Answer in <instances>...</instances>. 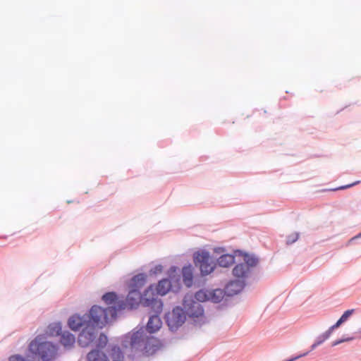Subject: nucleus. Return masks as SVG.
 I'll use <instances>...</instances> for the list:
<instances>
[{"instance_id":"nucleus-26","label":"nucleus","mask_w":361,"mask_h":361,"mask_svg":"<svg viewBox=\"0 0 361 361\" xmlns=\"http://www.w3.org/2000/svg\"><path fill=\"white\" fill-rule=\"evenodd\" d=\"M354 312V310H348L347 311H345L343 315L341 317V319L345 322L351 315Z\"/></svg>"},{"instance_id":"nucleus-14","label":"nucleus","mask_w":361,"mask_h":361,"mask_svg":"<svg viewBox=\"0 0 361 361\" xmlns=\"http://www.w3.org/2000/svg\"><path fill=\"white\" fill-rule=\"evenodd\" d=\"M161 321L159 316L153 315L150 317L147 324V330L150 333H154L158 331L161 326Z\"/></svg>"},{"instance_id":"nucleus-22","label":"nucleus","mask_w":361,"mask_h":361,"mask_svg":"<svg viewBox=\"0 0 361 361\" xmlns=\"http://www.w3.org/2000/svg\"><path fill=\"white\" fill-rule=\"evenodd\" d=\"M342 323H343V322L341 319H339L335 324H334L326 331L324 333V338H329L331 336V334L333 333L334 330L339 327Z\"/></svg>"},{"instance_id":"nucleus-3","label":"nucleus","mask_w":361,"mask_h":361,"mask_svg":"<svg viewBox=\"0 0 361 361\" xmlns=\"http://www.w3.org/2000/svg\"><path fill=\"white\" fill-rule=\"evenodd\" d=\"M126 338H129V341H126V342L130 343L132 348H140L147 355H153L162 345L160 341L154 336H145L142 329L132 333L127 336Z\"/></svg>"},{"instance_id":"nucleus-27","label":"nucleus","mask_w":361,"mask_h":361,"mask_svg":"<svg viewBox=\"0 0 361 361\" xmlns=\"http://www.w3.org/2000/svg\"><path fill=\"white\" fill-rule=\"evenodd\" d=\"M298 238V233H294L291 235H289L287 239L288 243H293L295 242Z\"/></svg>"},{"instance_id":"nucleus-7","label":"nucleus","mask_w":361,"mask_h":361,"mask_svg":"<svg viewBox=\"0 0 361 361\" xmlns=\"http://www.w3.org/2000/svg\"><path fill=\"white\" fill-rule=\"evenodd\" d=\"M110 357L112 361H123L124 360L123 353L118 346H114L111 348ZM87 361H109V359L104 352L94 349L87 355Z\"/></svg>"},{"instance_id":"nucleus-15","label":"nucleus","mask_w":361,"mask_h":361,"mask_svg":"<svg viewBox=\"0 0 361 361\" xmlns=\"http://www.w3.org/2000/svg\"><path fill=\"white\" fill-rule=\"evenodd\" d=\"M60 341L65 348H71L75 343V338L72 334L66 331L61 334Z\"/></svg>"},{"instance_id":"nucleus-13","label":"nucleus","mask_w":361,"mask_h":361,"mask_svg":"<svg viewBox=\"0 0 361 361\" xmlns=\"http://www.w3.org/2000/svg\"><path fill=\"white\" fill-rule=\"evenodd\" d=\"M250 269L247 265L240 263L237 264L233 269V275L240 280H244L248 275Z\"/></svg>"},{"instance_id":"nucleus-29","label":"nucleus","mask_w":361,"mask_h":361,"mask_svg":"<svg viewBox=\"0 0 361 361\" xmlns=\"http://www.w3.org/2000/svg\"><path fill=\"white\" fill-rule=\"evenodd\" d=\"M345 340H339V341H334L333 343H332V346H335V345H337L340 343H341L342 342L345 341Z\"/></svg>"},{"instance_id":"nucleus-11","label":"nucleus","mask_w":361,"mask_h":361,"mask_svg":"<svg viewBox=\"0 0 361 361\" xmlns=\"http://www.w3.org/2000/svg\"><path fill=\"white\" fill-rule=\"evenodd\" d=\"M95 331L92 327L83 329L78 336V343L81 347H87L95 338Z\"/></svg>"},{"instance_id":"nucleus-1","label":"nucleus","mask_w":361,"mask_h":361,"mask_svg":"<svg viewBox=\"0 0 361 361\" xmlns=\"http://www.w3.org/2000/svg\"><path fill=\"white\" fill-rule=\"evenodd\" d=\"M204 314L202 305L195 302L191 295H187L183 300V308L176 307L172 312L166 315V322L171 329H176L181 326L185 320V315L190 317L198 318Z\"/></svg>"},{"instance_id":"nucleus-17","label":"nucleus","mask_w":361,"mask_h":361,"mask_svg":"<svg viewBox=\"0 0 361 361\" xmlns=\"http://www.w3.org/2000/svg\"><path fill=\"white\" fill-rule=\"evenodd\" d=\"M219 266L222 267H228L232 265L234 262V256L232 255H223L217 260Z\"/></svg>"},{"instance_id":"nucleus-16","label":"nucleus","mask_w":361,"mask_h":361,"mask_svg":"<svg viewBox=\"0 0 361 361\" xmlns=\"http://www.w3.org/2000/svg\"><path fill=\"white\" fill-rule=\"evenodd\" d=\"M184 283L188 286H191L192 283V270L190 266L184 267L182 270Z\"/></svg>"},{"instance_id":"nucleus-19","label":"nucleus","mask_w":361,"mask_h":361,"mask_svg":"<svg viewBox=\"0 0 361 361\" xmlns=\"http://www.w3.org/2000/svg\"><path fill=\"white\" fill-rule=\"evenodd\" d=\"M243 260L245 262V264L247 265V267L250 269V267H255L258 263V259L254 256L249 255L247 254H244L243 255Z\"/></svg>"},{"instance_id":"nucleus-12","label":"nucleus","mask_w":361,"mask_h":361,"mask_svg":"<svg viewBox=\"0 0 361 361\" xmlns=\"http://www.w3.org/2000/svg\"><path fill=\"white\" fill-rule=\"evenodd\" d=\"M245 286L244 280L237 279L228 283L226 286V293L228 295H233L240 293Z\"/></svg>"},{"instance_id":"nucleus-6","label":"nucleus","mask_w":361,"mask_h":361,"mask_svg":"<svg viewBox=\"0 0 361 361\" xmlns=\"http://www.w3.org/2000/svg\"><path fill=\"white\" fill-rule=\"evenodd\" d=\"M30 351L35 355H39L42 360L49 361L54 357L56 348L51 343L45 341L42 336H37L29 345Z\"/></svg>"},{"instance_id":"nucleus-8","label":"nucleus","mask_w":361,"mask_h":361,"mask_svg":"<svg viewBox=\"0 0 361 361\" xmlns=\"http://www.w3.org/2000/svg\"><path fill=\"white\" fill-rule=\"evenodd\" d=\"M226 290L217 288L214 290L202 289L197 291L195 298L198 302L211 301L214 303L221 302L224 298Z\"/></svg>"},{"instance_id":"nucleus-4","label":"nucleus","mask_w":361,"mask_h":361,"mask_svg":"<svg viewBox=\"0 0 361 361\" xmlns=\"http://www.w3.org/2000/svg\"><path fill=\"white\" fill-rule=\"evenodd\" d=\"M171 282L168 279L161 280L156 286V291L153 286H150L144 293V305L151 307L157 313L160 312L162 309V303L158 299V295H166L171 289Z\"/></svg>"},{"instance_id":"nucleus-25","label":"nucleus","mask_w":361,"mask_h":361,"mask_svg":"<svg viewBox=\"0 0 361 361\" xmlns=\"http://www.w3.org/2000/svg\"><path fill=\"white\" fill-rule=\"evenodd\" d=\"M108 339L104 334H101L99 338L98 345L101 348H104L107 343Z\"/></svg>"},{"instance_id":"nucleus-5","label":"nucleus","mask_w":361,"mask_h":361,"mask_svg":"<svg viewBox=\"0 0 361 361\" xmlns=\"http://www.w3.org/2000/svg\"><path fill=\"white\" fill-rule=\"evenodd\" d=\"M116 310L115 307H109L107 308H102L97 305H94L90 310L89 314L86 317L89 318L88 322H90V327L94 329L95 326L102 328L109 322V316L115 317Z\"/></svg>"},{"instance_id":"nucleus-28","label":"nucleus","mask_w":361,"mask_h":361,"mask_svg":"<svg viewBox=\"0 0 361 361\" xmlns=\"http://www.w3.org/2000/svg\"><path fill=\"white\" fill-rule=\"evenodd\" d=\"M360 183L359 180L353 183H351V184H349V185H343V186H341L338 188V190H344V189H346V188H350L355 185H357Z\"/></svg>"},{"instance_id":"nucleus-2","label":"nucleus","mask_w":361,"mask_h":361,"mask_svg":"<svg viewBox=\"0 0 361 361\" xmlns=\"http://www.w3.org/2000/svg\"><path fill=\"white\" fill-rule=\"evenodd\" d=\"M145 283V276L143 274H138L135 276L130 281V290L125 300H118L116 310H121L126 309L136 308L140 302H143L144 295L142 296L140 292L141 288Z\"/></svg>"},{"instance_id":"nucleus-9","label":"nucleus","mask_w":361,"mask_h":361,"mask_svg":"<svg viewBox=\"0 0 361 361\" xmlns=\"http://www.w3.org/2000/svg\"><path fill=\"white\" fill-rule=\"evenodd\" d=\"M194 262L196 266L200 267L201 273L203 275L210 274L214 269V263L207 252L202 251L195 253Z\"/></svg>"},{"instance_id":"nucleus-10","label":"nucleus","mask_w":361,"mask_h":361,"mask_svg":"<svg viewBox=\"0 0 361 361\" xmlns=\"http://www.w3.org/2000/svg\"><path fill=\"white\" fill-rule=\"evenodd\" d=\"M85 316L86 315L80 317L77 314L71 316L68 322L70 329L73 331H78L82 327H83V329L90 327V322L87 320Z\"/></svg>"},{"instance_id":"nucleus-23","label":"nucleus","mask_w":361,"mask_h":361,"mask_svg":"<svg viewBox=\"0 0 361 361\" xmlns=\"http://www.w3.org/2000/svg\"><path fill=\"white\" fill-rule=\"evenodd\" d=\"M49 333L51 335H59L61 331V327L59 324H54L49 326Z\"/></svg>"},{"instance_id":"nucleus-20","label":"nucleus","mask_w":361,"mask_h":361,"mask_svg":"<svg viewBox=\"0 0 361 361\" xmlns=\"http://www.w3.org/2000/svg\"><path fill=\"white\" fill-rule=\"evenodd\" d=\"M342 323H343V322L341 319H339L335 324H334L326 331L324 333V338H329L331 336V334L333 333L334 330L339 327Z\"/></svg>"},{"instance_id":"nucleus-24","label":"nucleus","mask_w":361,"mask_h":361,"mask_svg":"<svg viewBox=\"0 0 361 361\" xmlns=\"http://www.w3.org/2000/svg\"><path fill=\"white\" fill-rule=\"evenodd\" d=\"M328 338H324V334H322L319 338L318 340L311 346V350H314L316 347L321 345L323 342H324Z\"/></svg>"},{"instance_id":"nucleus-30","label":"nucleus","mask_w":361,"mask_h":361,"mask_svg":"<svg viewBox=\"0 0 361 361\" xmlns=\"http://www.w3.org/2000/svg\"><path fill=\"white\" fill-rule=\"evenodd\" d=\"M360 237H361V233H359L357 235L355 236L354 238H351V239H350V241L353 240H354V239H355V238H360Z\"/></svg>"},{"instance_id":"nucleus-18","label":"nucleus","mask_w":361,"mask_h":361,"mask_svg":"<svg viewBox=\"0 0 361 361\" xmlns=\"http://www.w3.org/2000/svg\"><path fill=\"white\" fill-rule=\"evenodd\" d=\"M102 300L107 304V305H113L114 304L115 306H117V295L114 292H109L106 294H104L102 296Z\"/></svg>"},{"instance_id":"nucleus-21","label":"nucleus","mask_w":361,"mask_h":361,"mask_svg":"<svg viewBox=\"0 0 361 361\" xmlns=\"http://www.w3.org/2000/svg\"><path fill=\"white\" fill-rule=\"evenodd\" d=\"M342 323H343V322L341 319H339L335 324H334L326 331L324 333V338H329L331 336V334L333 333L334 330L339 327Z\"/></svg>"}]
</instances>
